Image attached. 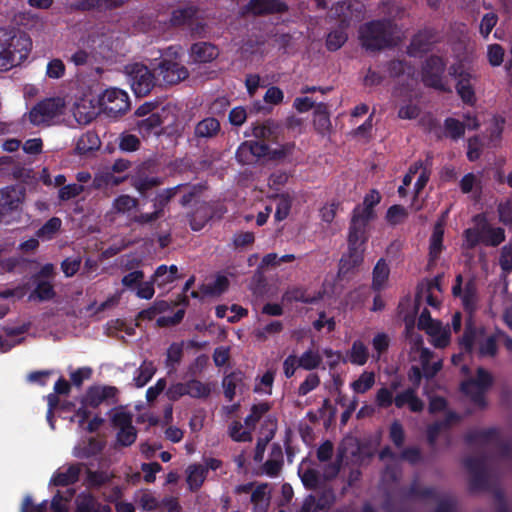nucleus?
Masks as SVG:
<instances>
[{
  "label": "nucleus",
  "instance_id": "49530a36",
  "mask_svg": "<svg viewBox=\"0 0 512 512\" xmlns=\"http://www.w3.org/2000/svg\"><path fill=\"white\" fill-rule=\"evenodd\" d=\"M388 277L389 267L383 259H380L373 269V288L376 290L382 289Z\"/></svg>",
  "mask_w": 512,
  "mask_h": 512
},
{
  "label": "nucleus",
  "instance_id": "2eb2a0df",
  "mask_svg": "<svg viewBox=\"0 0 512 512\" xmlns=\"http://www.w3.org/2000/svg\"><path fill=\"white\" fill-rule=\"evenodd\" d=\"M100 108L99 100L90 95H85L75 103L73 115L79 124L86 125L96 118Z\"/></svg>",
  "mask_w": 512,
  "mask_h": 512
},
{
  "label": "nucleus",
  "instance_id": "ddd939ff",
  "mask_svg": "<svg viewBox=\"0 0 512 512\" xmlns=\"http://www.w3.org/2000/svg\"><path fill=\"white\" fill-rule=\"evenodd\" d=\"M178 188H168L158 193L154 199V211L151 213H139L132 218V222L144 226L154 223L164 214V207L175 196Z\"/></svg>",
  "mask_w": 512,
  "mask_h": 512
},
{
  "label": "nucleus",
  "instance_id": "aec40b11",
  "mask_svg": "<svg viewBox=\"0 0 512 512\" xmlns=\"http://www.w3.org/2000/svg\"><path fill=\"white\" fill-rule=\"evenodd\" d=\"M465 466L470 474L472 489H485L488 483V474L482 458H467Z\"/></svg>",
  "mask_w": 512,
  "mask_h": 512
},
{
  "label": "nucleus",
  "instance_id": "393cba45",
  "mask_svg": "<svg viewBox=\"0 0 512 512\" xmlns=\"http://www.w3.org/2000/svg\"><path fill=\"white\" fill-rule=\"evenodd\" d=\"M115 394L116 388L112 386H93L87 390L83 404L95 408L103 402L114 398Z\"/></svg>",
  "mask_w": 512,
  "mask_h": 512
},
{
  "label": "nucleus",
  "instance_id": "864d4df0",
  "mask_svg": "<svg viewBox=\"0 0 512 512\" xmlns=\"http://www.w3.org/2000/svg\"><path fill=\"white\" fill-rule=\"evenodd\" d=\"M345 28V26L340 25L338 29L331 31L328 34L326 45L329 50L336 51L347 41V34L344 31Z\"/></svg>",
  "mask_w": 512,
  "mask_h": 512
},
{
  "label": "nucleus",
  "instance_id": "338daca9",
  "mask_svg": "<svg viewBox=\"0 0 512 512\" xmlns=\"http://www.w3.org/2000/svg\"><path fill=\"white\" fill-rule=\"evenodd\" d=\"M55 295L53 286L48 281H39L33 293L30 295V299L37 297L39 300H49Z\"/></svg>",
  "mask_w": 512,
  "mask_h": 512
},
{
  "label": "nucleus",
  "instance_id": "7c9ffc66",
  "mask_svg": "<svg viewBox=\"0 0 512 512\" xmlns=\"http://www.w3.org/2000/svg\"><path fill=\"white\" fill-rule=\"evenodd\" d=\"M285 9L286 5L279 0H250L247 5V10L253 14L281 12Z\"/></svg>",
  "mask_w": 512,
  "mask_h": 512
},
{
  "label": "nucleus",
  "instance_id": "79ce46f5",
  "mask_svg": "<svg viewBox=\"0 0 512 512\" xmlns=\"http://www.w3.org/2000/svg\"><path fill=\"white\" fill-rule=\"evenodd\" d=\"M100 147V139L94 132H86L79 137L76 143V151L79 154H86L97 150Z\"/></svg>",
  "mask_w": 512,
  "mask_h": 512
},
{
  "label": "nucleus",
  "instance_id": "f03ea898",
  "mask_svg": "<svg viewBox=\"0 0 512 512\" xmlns=\"http://www.w3.org/2000/svg\"><path fill=\"white\" fill-rule=\"evenodd\" d=\"M462 248L471 250L478 244L496 247L505 240V231L501 227L491 225L483 215L473 218V226L463 232Z\"/></svg>",
  "mask_w": 512,
  "mask_h": 512
},
{
  "label": "nucleus",
  "instance_id": "c756f323",
  "mask_svg": "<svg viewBox=\"0 0 512 512\" xmlns=\"http://www.w3.org/2000/svg\"><path fill=\"white\" fill-rule=\"evenodd\" d=\"M444 228L441 223H436L429 240V264H434L439 259L443 249Z\"/></svg>",
  "mask_w": 512,
  "mask_h": 512
},
{
  "label": "nucleus",
  "instance_id": "13d9d810",
  "mask_svg": "<svg viewBox=\"0 0 512 512\" xmlns=\"http://www.w3.org/2000/svg\"><path fill=\"white\" fill-rule=\"evenodd\" d=\"M173 188H178L175 192V196L177 194H182L181 197V204L183 206L188 205L194 197L200 194L201 187L196 185H188V184H180L177 186H174Z\"/></svg>",
  "mask_w": 512,
  "mask_h": 512
},
{
  "label": "nucleus",
  "instance_id": "603ef678",
  "mask_svg": "<svg viewBox=\"0 0 512 512\" xmlns=\"http://www.w3.org/2000/svg\"><path fill=\"white\" fill-rule=\"evenodd\" d=\"M458 420H459V416L457 414L449 413L446 416L445 421L437 422V423H434L433 425H431L428 428V440H429L430 444L434 445L438 434L441 432V430L443 428L458 422Z\"/></svg>",
  "mask_w": 512,
  "mask_h": 512
},
{
  "label": "nucleus",
  "instance_id": "de8ad7c7",
  "mask_svg": "<svg viewBox=\"0 0 512 512\" xmlns=\"http://www.w3.org/2000/svg\"><path fill=\"white\" fill-rule=\"evenodd\" d=\"M320 298V294L311 296L301 288H293L285 292V294L283 295V300L288 302L299 301L303 303H315Z\"/></svg>",
  "mask_w": 512,
  "mask_h": 512
},
{
  "label": "nucleus",
  "instance_id": "0e129e2a",
  "mask_svg": "<svg viewBox=\"0 0 512 512\" xmlns=\"http://www.w3.org/2000/svg\"><path fill=\"white\" fill-rule=\"evenodd\" d=\"M444 128L448 136L454 140L463 137L465 132L464 123L454 118H447L444 122Z\"/></svg>",
  "mask_w": 512,
  "mask_h": 512
},
{
  "label": "nucleus",
  "instance_id": "a211bd4d",
  "mask_svg": "<svg viewBox=\"0 0 512 512\" xmlns=\"http://www.w3.org/2000/svg\"><path fill=\"white\" fill-rule=\"evenodd\" d=\"M335 501V495L330 488H324L321 494L307 496L298 512H327Z\"/></svg>",
  "mask_w": 512,
  "mask_h": 512
},
{
  "label": "nucleus",
  "instance_id": "774afa93",
  "mask_svg": "<svg viewBox=\"0 0 512 512\" xmlns=\"http://www.w3.org/2000/svg\"><path fill=\"white\" fill-rule=\"evenodd\" d=\"M137 503L143 510L152 511L160 507L161 500H159L153 493L146 491L142 492L138 496Z\"/></svg>",
  "mask_w": 512,
  "mask_h": 512
},
{
  "label": "nucleus",
  "instance_id": "bb28decb",
  "mask_svg": "<svg viewBox=\"0 0 512 512\" xmlns=\"http://www.w3.org/2000/svg\"><path fill=\"white\" fill-rule=\"evenodd\" d=\"M23 198L24 192L20 188L6 187L0 190V214L17 209Z\"/></svg>",
  "mask_w": 512,
  "mask_h": 512
},
{
  "label": "nucleus",
  "instance_id": "6ab92c4d",
  "mask_svg": "<svg viewBox=\"0 0 512 512\" xmlns=\"http://www.w3.org/2000/svg\"><path fill=\"white\" fill-rule=\"evenodd\" d=\"M463 277L461 274L456 276L455 284L452 287L454 296H459L467 310H472L477 301V287L473 279H469L462 289Z\"/></svg>",
  "mask_w": 512,
  "mask_h": 512
},
{
  "label": "nucleus",
  "instance_id": "37998d69",
  "mask_svg": "<svg viewBox=\"0 0 512 512\" xmlns=\"http://www.w3.org/2000/svg\"><path fill=\"white\" fill-rule=\"evenodd\" d=\"M110 419L117 431L134 427L132 424L133 415L122 408L113 410Z\"/></svg>",
  "mask_w": 512,
  "mask_h": 512
},
{
  "label": "nucleus",
  "instance_id": "4d7b16f0",
  "mask_svg": "<svg viewBox=\"0 0 512 512\" xmlns=\"http://www.w3.org/2000/svg\"><path fill=\"white\" fill-rule=\"evenodd\" d=\"M243 428V425L235 421L233 422L228 429L229 436L236 442H250L252 440V435L249 430Z\"/></svg>",
  "mask_w": 512,
  "mask_h": 512
},
{
  "label": "nucleus",
  "instance_id": "680f3d73",
  "mask_svg": "<svg viewBox=\"0 0 512 512\" xmlns=\"http://www.w3.org/2000/svg\"><path fill=\"white\" fill-rule=\"evenodd\" d=\"M320 382V377L317 373H309L300 383L297 389V394L299 396H306L308 393L319 387Z\"/></svg>",
  "mask_w": 512,
  "mask_h": 512
},
{
  "label": "nucleus",
  "instance_id": "69168bd1",
  "mask_svg": "<svg viewBox=\"0 0 512 512\" xmlns=\"http://www.w3.org/2000/svg\"><path fill=\"white\" fill-rule=\"evenodd\" d=\"M61 227V220L53 217L48 220L38 231L37 236L43 239H51Z\"/></svg>",
  "mask_w": 512,
  "mask_h": 512
},
{
  "label": "nucleus",
  "instance_id": "9d476101",
  "mask_svg": "<svg viewBox=\"0 0 512 512\" xmlns=\"http://www.w3.org/2000/svg\"><path fill=\"white\" fill-rule=\"evenodd\" d=\"M461 345L468 350L474 347L478 348V352L483 357H492L496 354L497 346L493 336H486L482 332H478L468 326L461 339Z\"/></svg>",
  "mask_w": 512,
  "mask_h": 512
},
{
  "label": "nucleus",
  "instance_id": "6e6d98bb",
  "mask_svg": "<svg viewBox=\"0 0 512 512\" xmlns=\"http://www.w3.org/2000/svg\"><path fill=\"white\" fill-rule=\"evenodd\" d=\"M161 184V180L158 177L141 176L136 177L132 180V186L141 195L146 194L150 189Z\"/></svg>",
  "mask_w": 512,
  "mask_h": 512
},
{
  "label": "nucleus",
  "instance_id": "052dcab7",
  "mask_svg": "<svg viewBox=\"0 0 512 512\" xmlns=\"http://www.w3.org/2000/svg\"><path fill=\"white\" fill-rule=\"evenodd\" d=\"M270 409L268 403H259L251 408L250 414L245 418L244 423L248 428H254L256 423Z\"/></svg>",
  "mask_w": 512,
  "mask_h": 512
},
{
  "label": "nucleus",
  "instance_id": "72a5a7b5",
  "mask_svg": "<svg viewBox=\"0 0 512 512\" xmlns=\"http://www.w3.org/2000/svg\"><path fill=\"white\" fill-rule=\"evenodd\" d=\"M76 512H107V506L100 505L89 493H81L76 497Z\"/></svg>",
  "mask_w": 512,
  "mask_h": 512
},
{
  "label": "nucleus",
  "instance_id": "20e7f679",
  "mask_svg": "<svg viewBox=\"0 0 512 512\" xmlns=\"http://www.w3.org/2000/svg\"><path fill=\"white\" fill-rule=\"evenodd\" d=\"M367 239V228L361 227L359 221L350 223L348 250L340 259V274H347L362 263Z\"/></svg>",
  "mask_w": 512,
  "mask_h": 512
},
{
  "label": "nucleus",
  "instance_id": "5701e85b",
  "mask_svg": "<svg viewBox=\"0 0 512 512\" xmlns=\"http://www.w3.org/2000/svg\"><path fill=\"white\" fill-rule=\"evenodd\" d=\"M281 133L280 124L268 119L264 122H258L252 125L251 133L249 135L266 141L275 142L278 140Z\"/></svg>",
  "mask_w": 512,
  "mask_h": 512
},
{
  "label": "nucleus",
  "instance_id": "423d86ee",
  "mask_svg": "<svg viewBox=\"0 0 512 512\" xmlns=\"http://www.w3.org/2000/svg\"><path fill=\"white\" fill-rule=\"evenodd\" d=\"M125 71L130 86L138 97L149 94L156 84L155 75L143 64H129L125 67Z\"/></svg>",
  "mask_w": 512,
  "mask_h": 512
},
{
  "label": "nucleus",
  "instance_id": "e2e57ef3",
  "mask_svg": "<svg viewBox=\"0 0 512 512\" xmlns=\"http://www.w3.org/2000/svg\"><path fill=\"white\" fill-rule=\"evenodd\" d=\"M303 485L311 490H316L322 487L323 480L319 473L314 469H308L301 474Z\"/></svg>",
  "mask_w": 512,
  "mask_h": 512
},
{
  "label": "nucleus",
  "instance_id": "f3484780",
  "mask_svg": "<svg viewBox=\"0 0 512 512\" xmlns=\"http://www.w3.org/2000/svg\"><path fill=\"white\" fill-rule=\"evenodd\" d=\"M380 199L381 196L379 192L372 190L365 196L363 204L354 209L350 223L359 221V223H361V227L367 228L368 223L375 217L373 207L380 202Z\"/></svg>",
  "mask_w": 512,
  "mask_h": 512
},
{
  "label": "nucleus",
  "instance_id": "a878e982",
  "mask_svg": "<svg viewBox=\"0 0 512 512\" xmlns=\"http://www.w3.org/2000/svg\"><path fill=\"white\" fill-rule=\"evenodd\" d=\"M84 465L81 463H74L59 468L53 478L52 483L55 486H67L78 481L80 473Z\"/></svg>",
  "mask_w": 512,
  "mask_h": 512
},
{
  "label": "nucleus",
  "instance_id": "f257e3e1",
  "mask_svg": "<svg viewBox=\"0 0 512 512\" xmlns=\"http://www.w3.org/2000/svg\"><path fill=\"white\" fill-rule=\"evenodd\" d=\"M359 39L364 48L375 51L396 44L400 35L390 20H377L361 26Z\"/></svg>",
  "mask_w": 512,
  "mask_h": 512
},
{
  "label": "nucleus",
  "instance_id": "f8f14e48",
  "mask_svg": "<svg viewBox=\"0 0 512 512\" xmlns=\"http://www.w3.org/2000/svg\"><path fill=\"white\" fill-rule=\"evenodd\" d=\"M449 73L457 79L456 90L461 99L469 104L474 103L475 93L472 81L476 76L462 64L452 66Z\"/></svg>",
  "mask_w": 512,
  "mask_h": 512
},
{
  "label": "nucleus",
  "instance_id": "39448f33",
  "mask_svg": "<svg viewBox=\"0 0 512 512\" xmlns=\"http://www.w3.org/2000/svg\"><path fill=\"white\" fill-rule=\"evenodd\" d=\"M64 109L65 102L62 98H47L33 106L27 117L34 126H49L64 113Z\"/></svg>",
  "mask_w": 512,
  "mask_h": 512
},
{
  "label": "nucleus",
  "instance_id": "58836bf2",
  "mask_svg": "<svg viewBox=\"0 0 512 512\" xmlns=\"http://www.w3.org/2000/svg\"><path fill=\"white\" fill-rule=\"evenodd\" d=\"M212 216L211 207L201 203L190 216V226L194 231L201 230Z\"/></svg>",
  "mask_w": 512,
  "mask_h": 512
},
{
  "label": "nucleus",
  "instance_id": "f704fd0d",
  "mask_svg": "<svg viewBox=\"0 0 512 512\" xmlns=\"http://www.w3.org/2000/svg\"><path fill=\"white\" fill-rule=\"evenodd\" d=\"M191 54L195 61L209 62L218 56V49L210 43L201 42L191 47Z\"/></svg>",
  "mask_w": 512,
  "mask_h": 512
},
{
  "label": "nucleus",
  "instance_id": "c9c22d12",
  "mask_svg": "<svg viewBox=\"0 0 512 512\" xmlns=\"http://www.w3.org/2000/svg\"><path fill=\"white\" fill-rule=\"evenodd\" d=\"M139 201L137 198L128 194H122L116 197L111 206V211L115 214H129L137 209Z\"/></svg>",
  "mask_w": 512,
  "mask_h": 512
},
{
  "label": "nucleus",
  "instance_id": "1a4fd4ad",
  "mask_svg": "<svg viewBox=\"0 0 512 512\" xmlns=\"http://www.w3.org/2000/svg\"><path fill=\"white\" fill-rule=\"evenodd\" d=\"M418 328L425 330L431 336L432 344L438 348H444L449 344L450 331L447 326L431 318L427 309H424L418 319Z\"/></svg>",
  "mask_w": 512,
  "mask_h": 512
},
{
  "label": "nucleus",
  "instance_id": "0eeeda50",
  "mask_svg": "<svg viewBox=\"0 0 512 512\" xmlns=\"http://www.w3.org/2000/svg\"><path fill=\"white\" fill-rule=\"evenodd\" d=\"M492 375L485 369L479 367L477 369L476 378H470L464 381L461 385L462 391L467 395L471 401L483 407L485 404L484 394L492 384Z\"/></svg>",
  "mask_w": 512,
  "mask_h": 512
},
{
  "label": "nucleus",
  "instance_id": "4be33fe9",
  "mask_svg": "<svg viewBox=\"0 0 512 512\" xmlns=\"http://www.w3.org/2000/svg\"><path fill=\"white\" fill-rule=\"evenodd\" d=\"M445 69V63L438 56L427 59L423 68V80L429 86L438 87L441 84V75Z\"/></svg>",
  "mask_w": 512,
  "mask_h": 512
},
{
  "label": "nucleus",
  "instance_id": "412c9836",
  "mask_svg": "<svg viewBox=\"0 0 512 512\" xmlns=\"http://www.w3.org/2000/svg\"><path fill=\"white\" fill-rule=\"evenodd\" d=\"M169 114V108H163L160 112L150 114L137 123L139 132L143 136H149L150 134L159 135L161 133V126L168 120Z\"/></svg>",
  "mask_w": 512,
  "mask_h": 512
},
{
  "label": "nucleus",
  "instance_id": "8fccbe9b",
  "mask_svg": "<svg viewBox=\"0 0 512 512\" xmlns=\"http://www.w3.org/2000/svg\"><path fill=\"white\" fill-rule=\"evenodd\" d=\"M188 396L192 398H207L212 390L210 383L192 379L187 382Z\"/></svg>",
  "mask_w": 512,
  "mask_h": 512
},
{
  "label": "nucleus",
  "instance_id": "a19ab883",
  "mask_svg": "<svg viewBox=\"0 0 512 512\" xmlns=\"http://www.w3.org/2000/svg\"><path fill=\"white\" fill-rule=\"evenodd\" d=\"M187 483L191 490L198 489L206 478V468L201 464H193L187 467Z\"/></svg>",
  "mask_w": 512,
  "mask_h": 512
},
{
  "label": "nucleus",
  "instance_id": "9b49d317",
  "mask_svg": "<svg viewBox=\"0 0 512 512\" xmlns=\"http://www.w3.org/2000/svg\"><path fill=\"white\" fill-rule=\"evenodd\" d=\"M99 104L103 111L112 116L123 114L130 108L127 93L117 88L107 89L100 97Z\"/></svg>",
  "mask_w": 512,
  "mask_h": 512
},
{
  "label": "nucleus",
  "instance_id": "e433bc0d",
  "mask_svg": "<svg viewBox=\"0 0 512 512\" xmlns=\"http://www.w3.org/2000/svg\"><path fill=\"white\" fill-rule=\"evenodd\" d=\"M178 277V267L176 265L159 266L153 274V282L157 284L158 287H165L166 285L174 282Z\"/></svg>",
  "mask_w": 512,
  "mask_h": 512
},
{
  "label": "nucleus",
  "instance_id": "bf43d9fd",
  "mask_svg": "<svg viewBox=\"0 0 512 512\" xmlns=\"http://www.w3.org/2000/svg\"><path fill=\"white\" fill-rule=\"evenodd\" d=\"M390 345V338L385 333H377L372 339V346L374 350L373 358L379 360L383 353H385Z\"/></svg>",
  "mask_w": 512,
  "mask_h": 512
},
{
  "label": "nucleus",
  "instance_id": "4468645a",
  "mask_svg": "<svg viewBox=\"0 0 512 512\" xmlns=\"http://www.w3.org/2000/svg\"><path fill=\"white\" fill-rule=\"evenodd\" d=\"M157 79L165 85H175L185 80L189 72L182 64L172 60H162L157 68Z\"/></svg>",
  "mask_w": 512,
  "mask_h": 512
},
{
  "label": "nucleus",
  "instance_id": "b1692460",
  "mask_svg": "<svg viewBox=\"0 0 512 512\" xmlns=\"http://www.w3.org/2000/svg\"><path fill=\"white\" fill-rule=\"evenodd\" d=\"M221 131V125L218 119L206 117L196 123L194 127V138L200 141H207L215 138Z\"/></svg>",
  "mask_w": 512,
  "mask_h": 512
},
{
  "label": "nucleus",
  "instance_id": "473e14b6",
  "mask_svg": "<svg viewBox=\"0 0 512 512\" xmlns=\"http://www.w3.org/2000/svg\"><path fill=\"white\" fill-rule=\"evenodd\" d=\"M467 440L471 444L480 445H499L500 438L495 429H486L473 431L467 435Z\"/></svg>",
  "mask_w": 512,
  "mask_h": 512
},
{
  "label": "nucleus",
  "instance_id": "5fc2aeb1",
  "mask_svg": "<svg viewBox=\"0 0 512 512\" xmlns=\"http://www.w3.org/2000/svg\"><path fill=\"white\" fill-rule=\"evenodd\" d=\"M276 205L275 218L278 221L284 220L291 209L292 200L288 195L281 194L274 198Z\"/></svg>",
  "mask_w": 512,
  "mask_h": 512
},
{
  "label": "nucleus",
  "instance_id": "3c124183",
  "mask_svg": "<svg viewBox=\"0 0 512 512\" xmlns=\"http://www.w3.org/2000/svg\"><path fill=\"white\" fill-rule=\"evenodd\" d=\"M251 502L254 503L256 509L263 511L269 502L268 485L261 484L253 488L251 492Z\"/></svg>",
  "mask_w": 512,
  "mask_h": 512
},
{
  "label": "nucleus",
  "instance_id": "cd10ccee",
  "mask_svg": "<svg viewBox=\"0 0 512 512\" xmlns=\"http://www.w3.org/2000/svg\"><path fill=\"white\" fill-rule=\"evenodd\" d=\"M245 376L242 372L236 371L225 376L222 381L224 395L232 401L237 394H242L246 389Z\"/></svg>",
  "mask_w": 512,
  "mask_h": 512
},
{
  "label": "nucleus",
  "instance_id": "c03bdc74",
  "mask_svg": "<svg viewBox=\"0 0 512 512\" xmlns=\"http://www.w3.org/2000/svg\"><path fill=\"white\" fill-rule=\"evenodd\" d=\"M156 372V368L152 362L144 361L136 371V375L133 379L135 386L141 388L145 386L153 377Z\"/></svg>",
  "mask_w": 512,
  "mask_h": 512
},
{
  "label": "nucleus",
  "instance_id": "6e6552de",
  "mask_svg": "<svg viewBox=\"0 0 512 512\" xmlns=\"http://www.w3.org/2000/svg\"><path fill=\"white\" fill-rule=\"evenodd\" d=\"M408 341L411 346V353H418L424 376L426 378L434 377L442 368V360L437 359L431 363L433 354L429 349L423 347V339L420 334L412 331L408 335Z\"/></svg>",
  "mask_w": 512,
  "mask_h": 512
},
{
  "label": "nucleus",
  "instance_id": "c85d7f7f",
  "mask_svg": "<svg viewBox=\"0 0 512 512\" xmlns=\"http://www.w3.org/2000/svg\"><path fill=\"white\" fill-rule=\"evenodd\" d=\"M394 403L398 408L408 405L412 412H420L424 408V403L416 394V388H408L398 393L394 398Z\"/></svg>",
  "mask_w": 512,
  "mask_h": 512
},
{
  "label": "nucleus",
  "instance_id": "dca6fc26",
  "mask_svg": "<svg viewBox=\"0 0 512 512\" xmlns=\"http://www.w3.org/2000/svg\"><path fill=\"white\" fill-rule=\"evenodd\" d=\"M362 4L360 3H337L331 9L330 17L338 20L340 25L348 27L352 23L358 22L362 18Z\"/></svg>",
  "mask_w": 512,
  "mask_h": 512
},
{
  "label": "nucleus",
  "instance_id": "a18cd8bd",
  "mask_svg": "<svg viewBox=\"0 0 512 512\" xmlns=\"http://www.w3.org/2000/svg\"><path fill=\"white\" fill-rule=\"evenodd\" d=\"M375 384V373L372 371H364L358 379L351 383V388L355 393L363 394L370 390Z\"/></svg>",
  "mask_w": 512,
  "mask_h": 512
},
{
  "label": "nucleus",
  "instance_id": "4c0bfd02",
  "mask_svg": "<svg viewBox=\"0 0 512 512\" xmlns=\"http://www.w3.org/2000/svg\"><path fill=\"white\" fill-rule=\"evenodd\" d=\"M283 466V454L279 446L274 445L270 458L264 463L263 472L270 476L275 477L279 474Z\"/></svg>",
  "mask_w": 512,
  "mask_h": 512
},
{
  "label": "nucleus",
  "instance_id": "ea45409f",
  "mask_svg": "<svg viewBox=\"0 0 512 512\" xmlns=\"http://www.w3.org/2000/svg\"><path fill=\"white\" fill-rule=\"evenodd\" d=\"M299 368L307 371H313L320 367L322 364V355L317 349L309 348L304 351L299 357Z\"/></svg>",
  "mask_w": 512,
  "mask_h": 512
},
{
  "label": "nucleus",
  "instance_id": "7ed1b4c3",
  "mask_svg": "<svg viewBox=\"0 0 512 512\" xmlns=\"http://www.w3.org/2000/svg\"><path fill=\"white\" fill-rule=\"evenodd\" d=\"M31 42L25 35L16 36L12 31L0 29V71H6L27 58Z\"/></svg>",
  "mask_w": 512,
  "mask_h": 512
},
{
  "label": "nucleus",
  "instance_id": "09e8293b",
  "mask_svg": "<svg viewBox=\"0 0 512 512\" xmlns=\"http://www.w3.org/2000/svg\"><path fill=\"white\" fill-rule=\"evenodd\" d=\"M229 286V280L225 276H218L212 283L204 284L201 291L205 295L218 296Z\"/></svg>",
  "mask_w": 512,
  "mask_h": 512
},
{
  "label": "nucleus",
  "instance_id": "2f4dec72",
  "mask_svg": "<svg viewBox=\"0 0 512 512\" xmlns=\"http://www.w3.org/2000/svg\"><path fill=\"white\" fill-rule=\"evenodd\" d=\"M369 359V350L364 342L355 340L346 353V360L353 365L363 366Z\"/></svg>",
  "mask_w": 512,
  "mask_h": 512
}]
</instances>
